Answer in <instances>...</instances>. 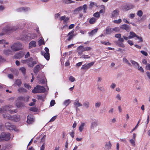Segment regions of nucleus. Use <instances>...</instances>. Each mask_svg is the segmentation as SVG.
Listing matches in <instances>:
<instances>
[{"label": "nucleus", "mask_w": 150, "mask_h": 150, "mask_svg": "<svg viewBox=\"0 0 150 150\" xmlns=\"http://www.w3.org/2000/svg\"><path fill=\"white\" fill-rule=\"evenodd\" d=\"M11 134L9 133L2 132L0 135V142L9 140L11 138Z\"/></svg>", "instance_id": "obj_4"}, {"label": "nucleus", "mask_w": 150, "mask_h": 150, "mask_svg": "<svg viewBox=\"0 0 150 150\" xmlns=\"http://www.w3.org/2000/svg\"><path fill=\"white\" fill-rule=\"evenodd\" d=\"M115 37L118 39L121 37V34L120 33L116 34L115 35Z\"/></svg>", "instance_id": "obj_62"}, {"label": "nucleus", "mask_w": 150, "mask_h": 150, "mask_svg": "<svg viewBox=\"0 0 150 150\" xmlns=\"http://www.w3.org/2000/svg\"><path fill=\"white\" fill-rule=\"evenodd\" d=\"M25 62L30 67H33V66L36 64L37 63V61L36 60L33 61L32 58H30L28 59L25 60Z\"/></svg>", "instance_id": "obj_8"}, {"label": "nucleus", "mask_w": 150, "mask_h": 150, "mask_svg": "<svg viewBox=\"0 0 150 150\" xmlns=\"http://www.w3.org/2000/svg\"><path fill=\"white\" fill-rule=\"evenodd\" d=\"M140 120H141V119H139V121L138 122L137 124L136 125V126H135V127L132 130V131L130 132V133H132V132H133V131H134L135 129H137V128L138 127V125H139V122L140 121Z\"/></svg>", "instance_id": "obj_47"}, {"label": "nucleus", "mask_w": 150, "mask_h": 150, "mask_svg": "<svg viewBox=\"0 0 150 150\" xmlns=\"http://www.w3.org/2000/svg\"><path fill=\"white\" fill-rule=\"evenodd\" d=\"M119 11L117 9L113 11L111 13V17L112 18H116L119 15Z\"/></svg>", "instance_id": "obj_14"}, {"label": "nucleus", "mask_w": 150, "mask_h": 150, "mask_svg": "<svg viewBox=\"0 0 150 150\" xmlns=\"http://www.w3.org/2000/svg\"><path fill=\"white\" fill-rule=\"evenodd\" d=\"M20 70L22 72V73L25 74V73L26 69L23 67H21L20 68Z\"/></svg>", "instance_id": "obj_51"}, {"label": "nucleus", "mask_w": 150, "mask_h": 150, "mask_svg": "<svg viewBox=\"0 0 150 150\" xmlns=\"http://www.w3.org/2000/svg\"><path fill=\"white\" fill-rule=\"evenodd\" d=\"M71 101L70 99H68L65 100L63 103L65 107L67 106L70 103Z\"/></svg>", "instance_id": "obj_32"}, {"label": "nucleus", "mask_w": 150, "mask_h": 150, "mask_svg": "<svg viewBox=\"0 0 150 150\" xmlns=\"http://www.w3.org/2000/svg\"><path fill=\"white\" fill-rule=\"evenodd\" d=\"M42 55L44 56V57L47 60H48L50 59V54L48 52H41Z\"/></svg>", "instance_id": "obj_21"}, {"label": "nucleus", "mask_w": 150, "mask_h": 150, "mask_svg": "<svg viewBox=\"0 0 150 150\" xmlns=\"http://www.w3.org/2000/svg\"><path fill=\"white\" fill-rule=\"evenodd\" d=\"M4 53L6 55L9 54L11 53V51L9 50H6L4 51Z\"/></svg>", "instance_id": "obj_50"}, {"label": "nucleus", "mask_w": 150, "mask_h": 150, "mask_svg": "<svg viewBox=\"0 0 150 150\" xmlns=\"http://www.w3.org/2000/svg\"><path fill=\"white\" fill-rule=\"evenodd\" d=\"M12 108L13 106L12 105H7L3 106L2 108H0V114L5 113L7 111H9L10 112L11 114L16 112H17V110H13L10 109Z\"/></svg>", "instance_id": "obj_1"}, {"label": "nucleus", "mask_w": 150, "mask_h": 150, "mask_svg": "<svg viewBox=\"0 0 150 150\" xmlns=\"http://www.w3.org/2000/svg\"><path fill=\"white\" fill-rule=\"evenodd\" d=\"M77 50L78 54H81L83 52H84L83 46L82 45L79 46L78 47Z\"/></svg>", "instance_id": "obj_18"}, {"label": "nucleus", "mask_w": 150, "mask_h": 150, "mask_svg": "<svg viewBox=\"0 0 150 150\" xmlns=\"http://www.w3.org/2000/svg\"><path fill=\"white\" fill-rule=\"evenodd\" d=\"M136 134L134 133L133 134L132 138L130 139L129 140V143H130L131 145L134 147L135 146V141H136Z\"/></svg>", "instance_id": "obj_11"}, {"label": "nucleus", "mask_w": 150, "mask_h": 150, "mask_svg": "<svg viewBox=\"0 0 150 150\" xmlns=\"http://www.w3.org/2000/svg\"><path fill=\"white\" fill-rule=\"evenodd\" d=\"M69 80L71 82H73L75 81V78L72 76H70L69 78Z\"/></svg>", "instance_id": "obj_57"}, {"label": "nucleus", "mask_w": 150, "mask_h": 150, "mask_svg": "<svg viewBox=\"0 0 150 150\" xmlns=\"http://www.w3.org/2000/svg\"><path fill=\"white\" fill-rule=\"evenodd\" d=\"M120 28L121 29L125 30L127 32H129L131 30V28L130 26L126 24H124L121 25L120 26Z\"/></svg>", "instance_id": "obj_12"}, {"label": "nucleus", "mask_w": 150, "mask_h": 150, "mask_svg": "<svg viewBox=\"0 0 150 150\" xmlns=\"http://www.w3.org/2000/svg\"><path fill=\"white\" fill-rule=\"evenodd\" d=\"M45 91V89L43 86L37 85L32 90L33 93H39L44 92Z\"/></svg>", "instance_id": "obj_5"}, {"label": "nucleus", "mask_w": 150, "mask_h": 150, "mask_svg": "<svg viewBox=\"0 0 150 150\" xmlns=\"http://www.w3.org/2000/svg\"><path fill=\"white\" fill-rule=\"evenodd\" d=\"M24 54L23 52L20 51L19 53L16 54L15 56V57L16 59L20 58L23 57L24 55Z\"/></svg>", "instance_id": "obj_20"}, {"label": "nucleus", "mask_w": 150, "mask_h": 150, "mask_svg": "<svg viewBox=\"0 0 150 150\" xmlns=\"http://www.w3.org/2000/svg\"><path fill=\"white\" fill-rule=\"evenodd\" d=\"M74 1H71V2H69L67 0H64L63 1V3L66 4H69L71 3H74Z\"/></svg>", "instance_id": "obj_55"}, {"label": "nucleus", "mask_w": 150, "mask_h": 150, "mask_svg": "<svg viewBox=\"0 0 150 150\" xmlns=\"http://www.w3.org/2000/svg\"><path fill=\"white\" fill-rule=\"evenodd\" d=\"M82 10L83 9V12L84 13H86V11L87 9V6L86 5L84 4L82 6H81Z\"/></svg>", "instance_id": "obj_42"}, {"label": "nucleus", "mask_w": 150, "mask_h": 150, "mask_svg": "<svg viewBox=\"0 0 150 150\" xmlns=\"http://www.w3.org/2000/svg\"><path fill=\"white\" fill-rule=\"evenodd\" d=\"M129 39H132L134 38V37H137V35L133 32H130L129 33Z\"/></svg>", "instance_id": "obj_28"}, {"label": "nucleus", "mask_w": 150, "mask_h": 150, "mask_svg": "<svg viewBox=\"0 0 150 150\" xmlns=\"http://www.w3.org/2000/svg\"><path fill=\"white\" fill-rule=\"evenodd\" d=\"M123 61L124 63L127 64L128 66H131V63L126 58L124 57L123 58Z\"/></svg>", "instance_id": "obj_34"}, {"label": "nucleus", "mask_w": 150, "mask_h": 150, "mask_svg": "<svg viewBox=\"0 0 150 150\" xmlns=\"http://www.w3.org/2000/svg\"><path fill=\"white\" fill-rule=\"evenodd\" d=\"M38 43L39 46H40L43 44H44V41L42 39H40L38 41Z\"/></svg>", "instance_id": "obj_58"}, {"label": "nucleus", "mask_w": 150, "mask_h": 150, "mask_svg": "<svg viewBox=\"0 0 150 150\" xmlns=\"http://www.w3.org/2000/svg\"><path fill=\"white\" fill-rule=\"evenodd\" d=\"M95 62H92L87 64H85L82 66L81 69L83 70H87L92 66L95 63Z\"/></svg>", "instance_id": "obj_10"}, {"label": "nucleus", "mask_w": 150, "mask_h": 150, "mask_svg": "<svg viewBox=\"0 0 150 150\" xmlns=\"http://www.w3.org/2000/svg\"><path fill=\"white\" fill-rule=\"evenodd\" d=\"M89 103L88 101H85L83 104V107L86 109L88 108H89Z\"/></svg>", "instance_id": "obj_29"}, {"label": "nucleus", "mask_w": 150, "mask_h": 150, "mask_svg": "<svg viewBox=\"0 0 150 150\" xmlns=\"http://www.w3.org/2000/svg\"><path fill=\"white\" fill-rule=\"evenodd\" d=\"M113 32L112 28L108 27L106 28L104 33L105 35H110Z\"/></svg>", "instance_id": "obj_16"}, {"label": "nucleus", "mask_w": 150, "mask_h": 150, "mask_svg": "<svg viewBox=\"0 0 150 150\" xmlns=\"http://www.w3.org/2000/svg\"><path fill=\"white\" fill-rule=\"evenodd\" d=\"M7 128L10 130H14L16 131H17V129L16 128L15 126L12 125V124L10 125L9 127H7Z\"/></svg>", "instance_id": "obj_31"}, {"label": "nucleus", "mask_w": 150, "mask_h": 150, "mask_svg": "<svg viewBox=\"0 0 150 150\" xmlns=\"http://www.w3.org/2000/svg\"><path fill=\"white\" fill-rule=\"evenodd\" d=\"M22 83L20 80L17 79L15 82V84L18 86H20L21 84Z\"/></svg>", "instance_id": "obj_43"}, {"label": "nucleus", "mask_w": 150, "mask_h": 150, "mask_svg": "<svg viewBox=\"0 0 150 150\" xmlns=\"http://www.w3.org/2000/svg\"><path fill=\"white\" fill-rule=\"evenodd\" d=\"M45 146V142H44L43 144L40 147V150H44Z\"/></svg>", "instance_id": "obj_64"}, {"label": "nucleus", "mask_w": 150, "mask_h": 150, "mask_svg": "<svg viewBox=\"0 0 150 150\" xmlns=\"http://www.w3.org/2000/svg\"><path fill=\"white\" fill-rule=\"evenodd\" d=\"M98 29L96 28L92 30L91 32L89 33V35L90 36H92L95 34L97 31Z\"/></svg>", "instance_id": "obj_33"}, {"label": "nucleus", "mask_w": 150, "mask_h": 150, "mask_svg": "<svg viewBox=\"0 0 150 150\" xmlns=\"http://www.w3.org/2000/svg\"><path fill=\"white\" fill-rule=\"evenodd\" d=\"M115 98L117 100L120 101L121 100L122 97L120 95L119 93H118L116 95Z\"/></svg>", "instance_id": "obj_46"}, {"label": "nucleus", "mask_w": 150, "mask_h": 150, "mask_svg": "<svg viewBox=\"0 0 150 150\" xmlns=\"http://www.w3.org/2000/svg\"><path fill=\"white\" fill-rule=\"evenodd\" d=\"M29 9L30 8L28 7H22L18 8L17 11L18 12L26 11Z\"/></svg>", "instance_id": "obj_19"}, {"label": "nucleus", "mask_w": 150, "mask_h": 150, "mask_svg": "<svg viewBox=\"0 0 150 150\" xmlns=\"http://www.w3.org/2000/svg\"><path fill=\"white\" fill-rule=\"evenodd\" d=\"M61 14V13H57L55 14L54 15V18L55 19H57L59 18Z\"/></svg>", "instance_id": "obj_56"}, {"label": "nucleus", "mask_w": 150, "mask_h": 150, "mask_svg": "<svg viewBox=\"0 0 150 150\" xmlns=\"http://www.w3.org/2000/svg\"><path fill=\"white\" fill-rule=\"evenodd\" d=\"M83 49L84 52L85 51H89L91 50L92 49V48L90 47H83Z\"/></svg>", "instance_id": "obj_53"}, {"label": "nucleus", "mask_w": 150, "mask_h": 150, "mask_svg": "<svg viewBox=\"0 0 150 150\" xmlns=\"http://www.w3.org/2000/svg\"><path fill=\"white\" fill-rule=\"evenodd\" d=\"M97 20L96 18H95L94 17H92L90 19L89 22L91 24H93L96 22Z\"/></svg>", "instance_id": "obj_38"}, {"label": "nucleus", "mask_w": 150, "mask_h": 150, "mask_svg": "<svg viewBox=\"0 0 150 150\" xmlns=\"http://www.w3.org/2000/svg\"><path fill=\"white\" fill-rule=\"evenodd\" d=\"M0 44H4V47L6 48L8 47V46H6V45H8V42L4 40H0Z\"/></svg>", "instance_id": "obj_25"}, {"label": "nucleus", "mask_w": 150, "mask_h": 150, "mask_svg": "<svg viewBox=\"0 0 150 150\" xmlns=\"http://www.w3.org/2000/svg\"><path fill=\"white\" fill-rule=\"evenodd\" d=\"M40 69V66L39 65H37L36 66L34 69V72L36 74H37V73L39 72Z\"/></svg>", "instance_id": "obj_26"}, {"label": "nucleus", "mask_w": 150, "mask_h": 150, "mask_svg": "<svg viewBox=\"0 0 150 150\" xmlns=\"http://www.w3.org/2000/svg\"><path fill=\"white\" fill-rule=\"evenodd\" d=\"M85 125V123L83 122H81V125L79 127V130L80 132H81L84 128V127Z\"/></svg>", "instance_id": "obj_35"}, {"label": "nucleus", "mask_w": 150, "mask_h": 150, "mask_svg": "<svg viewBox=\"0 0 150 150\" xmlns=\"http://www.w3.org/2000/svg\"><path fill=\"white\" fill-rule=\"evenodd\" d=\"M130 62L134 67L136 68L139 67V64L137 62L132 59H131L130 60Z\"/></svg>", "instance_id": "obj_27"}, {"label": "nucleus", "mask_w": 150, "mask_h": 150, "mask_svg": "<svg viewBox=\"0 0 150 150\" xmlns=\"http://www.w3.org/2000/svg\"><path fill=\"white\" fill-rule=\"evenodd\" d=\"M11 47L13 51H17L22 48V44L19 42L14 43L13 45L11 46Z\"/></svg>", "instance_id": "obj_7"}, {"label": "nucleus", "mask_w": 150, "mask_h": 150, "mask_svg": "<svg viewBox=\"0 0 150 150\" xmlns=\"http://www.w3.org/2000/svg\"><path fill=\"white\" fill-rule=\"evenodd\" d=\"M120 29L121 28H120V27H115L114 28H112L113 32H118L120 31Z\"/></svg>", "instance_id": "obj_44"}, {"label": "nucleus", "mask_w": 150, "mask_h": 150, "mask_svg": "<svg viewBox=\"0 0 150 150\" xmlns=\"http://www.w3.org/2000/svg\"><path fill=\"white\" fill-rule=\"evenodd\" d=\"M112 146L111 144L110 141L106 142L105 143V148L107 150H109L110 149Z\"/></svg>", "instance_id": "obj_22"}, {"label": "nucleus", "mask_w": 150, "mask_h": 150, "mask_svg": "<svg viewBox=\"0 0 150 150\" xmlns=\"http://www.w3.org/2000/svg\"><path fill=\"white\" fill-rule=\"evenodd\" d=\"M29 99L28 96H20L18 97L16 100V105L18 108H20L23 106V104L21 103H19V101H23L24 102H27L28 101Z\"/></svg>", "instance_id": "obj_2"}, {"label": "nucleus", "mask_w": 150, "mask_h": 150, "mask_svg": "<svg viewBox=\"0 0 150 150\" xmlns=\"http://www.w3.org/2000/svg\"><path fill=\"white\" fill-rule=\"evenodd\" d=\"M20 39L22 40H29V35H25L23 37H21Z\"/></svg>", "instance_id": "obj_41"}, {"label": "nucleus", "mask_w": 150, "mask_h": 150, "mask_svg": "<svg viewBox=\"0 0 150 150\" xmlns=\"http://www.w3.org/2000/svg\"><path fill=\"white\" fill-rule=\"evenodd\" d=\"M122 22V20L121 19H119L117 20H115L113 21V22L116 24H119Z\"/></svg>", "instance_id": "obj_49"}, {"label": "nucleus", "mask_w": 150, "mask_h": 150, "mask_svg": "<svg viewBox=\"0 0 150 150\" xmlns=\"http://www.w3.org/2000/svg\"><path fill=\"white\" fill-rule=\"evenodd\" d=\"M117 119L113 117L110 120V122L111 123H115L117 122Z\"/></svg>", "instance_id": "obj_52"}, {"label": "nucleus", "mask_w": 150, "mask_h": 150, "mask_svg": "<svg viewBox=\"0 0 150 150\" xmlns=\"http://www.w3.org/2000/svg\"><path fill=\"white\" fill-rule=\"evenodd\" d=\"M74 31L72 30L71 32H69L68 34V36H69L67 38V40L68 41H70L72 38L74 36L73 33Z\"/></svg>", "instance_id": "obj_23"}, {"label": "nucleus", "mask_w": 150, "mask_h": 150, "mask_svg": "<svg viewBox=\"0 0 150 150\" xmlns=\"http://www.w3.org/2000/svg\"><path fill=\"white\" fill-rule=\"evenodd\" d=\"M29 40H31L34 39L37 37V35L35 33L32 34L30 35H29Z\"/></svg>", "instance_id": "obj_40"}, {"label": "nucleus", "mask_w": 150, "mask_h": 150, "mask_svg": "<svg viewBox=\"0 0 150 150\" xmlns=\"http://www.w3.org/2000/svg\"><path fill=\"white\" fill-rule=\"evenodd\" d=\"M30 110L31 111L36 112L37 111V109L35 107H32L30 109Z\"/></svg>", "instance_id": "obj_63"}, {"label": "nucleus", "mask_w": 150, "mask_h": 150, "mask_svg": "<svg viewBox=\"0 0 150 150\" xmlns=\"http://www.w3.org/2000/svg\"><path fill=\"white\" fill-rule=\"evenodd\" d=\"M93 16L95 18H96L97 20L100 17V14L99 12H97L94 13Z\"/></svg>", "instance_id": "obj_39"}, {"label": "nucleus", "mask_w": 150, "mask_h": 150, "mask_svg": "<svg viewBox=\"0 0 150 150\" xmlns=\"http://www.w3.org/2000/svg\"><path fill=\"white\" fill-rule=\"evenodd\" d=\"M101 105V103L100 102H98L96 103L95 104V106L96 108H99Z\"/></svg>", "instance_id": "obj_54"}, {"label": "nucleus", "mask_w": 150, "mask_h": 150, "mask_svg": "<svg viewBox=\"0 0 150 150\" xmlns=\"http://www.w3.org/2000/svg\"><path fill=\"white\" fill-rule=\"evenodd\" d=\"M18 92L21 93L27 92V91L23 87H21L18 88Z\"/></svg>", "instance_id": "obj_37"}, {"label": "nucleus", "mask_w": 150, "mask_h": 150, "mask_svg": "<svg viewBox=\"0 0 150 150\" xmlns=\"http://www.w3.org/2000/svg\"><path fill=\"white\" fill-rule=\"evenodd\" d=\"M94 6H95L96 7H98V6L96 3H94L93 2H91L90 3V4L89 5V8L90 9H91Z\"/></svg>", "instance_id": "obj_36"}, {"label": "nucleus", "mask_w": 150, "mask_h": 150, "mask_svg": "<svg viewBox=\"0 0 150 150\" xmlns=\"http://www.w3.org/2000/svg\"><path fill=\"white\" fill-rule=\"evenodd\" d=\"M69 18L68 17H66L63 20L64 23L66 24L68 22Z\"/></svg>", "instance_id": "obj_60"}, {"label": "nucleus", "mask_w": 150, "mask_h": 150, "mask_svg": "<svg viewBox=\"0 0 150 150\" xmlns=\"http://www.w3.org/2000/svg\"><path fill=\"white\" fill-rule=\"evenodd\" d=\"M74 107L76 108V111H77L78 109V107H81L82 106V104L79 102V99H76L75 100L74 103Z\"/></svg>", "instance_id": "obj_13"}, {"label": "nucleus", "mask_w": 150, "mask_h": 150, "mask_svg": "<svg viewBox=\"0 0 150 150\" xmlns=\"http://www.w3.org/2000/svg\"><path fill=\"white\" fill-rule=\"evenodd\" d=\"M135 17V14L134 13H131L129 15V18L131 19H133Z\"/></svg>", "instance_id": "obj_61"}, {"label": "nucleus", "mask_w": 150, "mask_h": 150, "mask_svg": "<svg viewBox=\"0 0 150 150\" xmlns=\"http://www.w3.org/2000/svg\"><path fill=\"white\" fill-rule=\"evenodd\" d=\"M4 118L9 120H13L15 122H17L20 119L19 115H13L12 116L8 114H4L3 115Z\"/></svg>", "instance_id": "obj_3"}, {"label": "nucleus", "mask_w": 150, "mask_h": 150, "mask_svg": "<svg viewBox=\"0 0 150 150\" xmlns=\"http://www.w3.org/2000/svg\"><path fill=\"white\" fill-rule=\"evenodd\" d=\"M90 56H88V55L83 54L81 57H80L81 58H83L84 59H88L90 58Z\"/></svg>", "instance_id": "obj_45"}, {"label": "nucleus", "mask_w": 150, "mask_h": 150, "mask_svg": "<svg viewBox=\"0 0 150 150\" xmlns=\"http://www.w3.org/2000/svg\"><path fill=\"white\" fill-rule=\"evenodd\" d=\"M134 6L132 4H126L123 6V9L125 11H127L133 8Z\"/></svg>", "instance_id": "obj_9"}, {"label": "nucleus", "mask_w": 150, "mask_h": 150, "mask_svg": "<svg viewBox=\"0 0 150 150\" xmlns=\"http://www.w3.org/2000/svg\"><path fill=\"white\" fill-rule=\"evenodd\" d=\"M18 28V27L12 26L10 25H7L6 28H4L3 29V31L5 33H8L9 32H11L15 31Z\"/></svg>", "instance_id": "obj_6"}, {"label": "nucleus", "mask_w": 150, "mask_h": 150, "mask_svg": "<svg viewBox=\"0 0 150 150\" xmlns=\"http://www.w3.org/2000/svg\"><path fill=\"white\" fill-rule=\"evenodd\" d=\"M101 43L103 44L106 45H110V43L108 42L101 41Z\"/></svg>", "instance_id": "obj_59"}, {"label": "nucleus", "mask_w": 150, "mask_h": 150, "mask_svg": "<svg viewBox=\"0 0 150 150\" xmlns=\"http://www.w3.org/2000/svg\"><path fill=\"white\" fill-rule=\"evenodd\" d=\"M82 10L81 6H79L74 11V13L75 14H78Z\"/></svg>", "instance_id": "obj_30"}, {"label": "nucleus", "mask_w": 150, "mask_h": 150, "mask_svg": "<svg viewBox=\"0 0 150 150\" xmlns=\"http://www.w3.org/2000/svg\"><path fill=\"white\" fill-rule=\"evenodd\" d=\"M34 121V119L33 116L31 115H28V116L27 122L28 124H31Z\"/></svg>", "instance_id": "obj_17"}, {"label": "nucleus", "mask_w": 150, "mask_h": 150, "mask_svg": "<svg viewBox=\"0 0 150 150\" xmlns=\"http://www.w3.org/2000/svg\"><path fill=\"white\" fill-rule=\"evenodd\" d=\"M98 125L97 122L96 121H94L91 123L90 128L91 129H94L95 127H96Z\"/></svg>", "instance_id": "obj_24"}, {"label": "nucleus", "mask_w": 150, "mask_h": 150, "mask_svg": "<svg viewBox=\"0 0 150 150\" xmlns=\"http://www.w3.org/2000/svg\"><path fill=\"white\" fill-rule=\"evenodd\" d=\"M137 15L139 17H141L143 14V12L141 10H139L138 11L137 13Z\"/></svg>", "instance_id": "obj_48"}, {"label": "nucleus", "mask_w": 150, "mask_h": 150, "mask_svg": "<svg viewBox=\"0 0 150 150\" xmlns=\"http://www.w3.org/2000/svg\"><path fill=\"white\" fill-rule=\"evenodd\" d=\"M36 42L35 41L32 40L31 41L28 45V48L29 49H31L33 47H35L36 46Z\"/></svg>", "instance_id": "obj_15"}]
</instances>
